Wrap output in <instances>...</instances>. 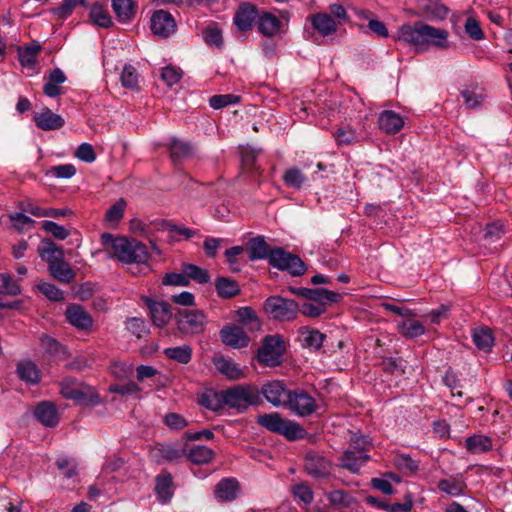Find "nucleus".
I'll return each mask as SVG.
<instances>
[{
  "label": "nucleus",
  "instance_id": "1",
  "mask_svg": "<svg viewBox=\"0 0 512 512\" xmlns=\"http://www.w3.org/2000/svg\"><path fill=\"white\" fill-rule=\"evenodd\" d=\"M448 37L447 30L430 26L423 21H416L413 24H403L398 30L397 39L423 52L429 47L449 48Z\"/></svg>",
  "mask_w": 512,
  "mask_h": 512
},
{
  "label": "nucleus",
  "instance_id": "2",
  "mask_svg": "<svg viewBox=\"0 0 512 512\" xmlns=\"http://www.w3.org/2000/svg\"><path fill=\"white\" fill-rule=\"evenodd\" d=\"M101 242L104 250L111 258H116L123 264H135L148 268L147 262L150 255L145 244L140 241L104 233L101 235Z\"/></svg>",
  "mask_w": 512,
  "mask_h": 512
},
{
  "label": "nucleus",
  "instance_id": "3",
  "mask_svg": "<svg viewBox=\"0 0 512 512\" xmlns=\"http://www.w3.org/2000/svg\"><path fill=\"white\" fill-rule=\"evenodd\" d=\"M257 423L266 430L280 434L288 440L303 438L305 434V430L300 424L283 418L277 412L259 415L257 418Z\"/></svg>",
  "mask_w": 512,
  "mask_h": 512
},
{
  "label": "nucleus",
  "instance_id": "4",
  "mask_svg": "<svg viewBox=\"0 0 512 512\" xmlns=\"http://www.w3.org/2000/svg\"><path fill=\"white\" fill-rule=\"evenodd\" d=\"M225 405L242 412L259 402V391L252 385H236L223 390Z\"/></svg>",
  "mask_w": 512,
  "mask_h": 512
},
{
  "label": "nucleus",
  "instance_id": "5",
  "mask_svg": "<svg viewBox=\"0 0 512 512\" xmlns=\"http://www.w3.org/2000/svg\"><path fill=\"white\" fill-rule=\"evenodd\" d=\"M266 313L279 321L293 320L299 311L298 304L292 300L280 296H271L264 303Z\"/></svg>",
  "mask_w": 512,
  "mask_h": 512
},
{
  "label": "nucleus",
  "instance_id": "6",
  "mask_svg": "<svg viewBox=\"0 0 512 512\" xmlns=\"http://www.w3.org/2000/svg\"><path fill=\"white\" fill-rule=\"evenodd\" d=\"M269 264L279 270L287 271L292 276H301L306 271L305 264L298 256L282 248L272 249Z\"/></svg>",
  "mask_w": 512,
  "mask_h": 512
},
{
  "label": "nucleus",
  "instance_id": "7",
  "mask_svg": "<svg viewBox=\"0 0 512 512\" xmlns=\"http://www.w3.org/2000/svg\"><path fill=\"white\" fill-rule=\"evenodd\" d=\"M286 408L299 417H307L317 411L318 403L306 390L297 388L291 390Z\"/></svg>",
  "mask_w": 512,
  "mask_h": 512
},
{
  "label": "nucleus",
  "instance_id": "8",
  "mask_svg": "<svg viewBox=\"0 0 512 512\" xmlns=\"http://www.w3.org/2000/svg\"><path fill=\"white\" fill-rule=\"evenodd\" d=\"M178 330L185 335H195L204 331L205 315L198 310H182L176 315Z\"/></svg>",
  "mask_w": 512,
  "mask_h": 512
},
{
  "label": "nucleus",
  "instance_id": "9",
  "mask_svg": "<svg viewBox=\"0 0 512 512\" xmlns=\"http://www.w3.org/2000/svg\"><path fill=\"white\" fill-rule=\"evenodd\" d=\"M284 350V342L279 336H267L259 349L258 359L266 366H277L281 362Z\"/></svg>",
  "mask_w": 512,
  "mask_h": 512
},
{
  "label": "nucleus",
  "instance_id": "10",
  "mask_svg": "<svg viewBox=\"0 0 512 512\" xmlns=\"http://www.w3.org/2000/svg\"><path fill=\"white\" fill-rule=\"evenodd\" d=\"M261 391L265 399L275 407H286L291 392L281 381L266 383Z\"/></svg>",
  "mask_w": 512,
  "mask_h": 512
},
{
  "label": "nucleus",
  "instance_id": "11",
  "mask_svg": "<svg viewBox=\"0 0 512 512\" xmlns=\"http://www.w3.org/2000/svg\"><path fill=\"white\" fill-rule=\"evenodd\" d=\"M176 29L173 16L165 10H157L151 17V30L155 35L168 37Z\"/></svg>",
  "mask_w": 512,
  "mask_h": 512
},
{
  "label": "nucleus",
  "instance_id": "12",
  "mask_svg": "<svg viewBox=\"0 0 512 512\" xmlns=\"http://www.w3.org/2000/svg\"><path fill=\"white\" fill-rule=\"evenodd\" d=\"M222 342L231 348L239 349L248 346L249 337L238 325H227L220 330Z\"/></svg>",
  "mask_w": 512,
  "mask_h": 512
},
{
  "label": "nucleus",
  "instance_id": "13",
  "mask_svg": "<svg viewBox=\"0 0 512 512\" xmlns=\"http://www.w3.org/2000/svg\"><path fill=\"white\" fill-rule=\"evenodd\" d=\"M259 13L256 6L250 3H242L237 8L233 22L241 31H248L253 27Z\"/></svg>",
  "mask_w": 512,
  "mask_h": 512
},
{
  "label": "nucleus",
  "instance_id": "14",
  "mask_svg": "<svg viewBox=\"0 0 512 512\" xmlns=\"http://www.w3.org/2000/svg\"><path fill=\"white\" fill-rule=\"evenodd\" d=\"M144 301L150 310L153 323L158 327L166 326L172 317L170 305L165 301H154L149 298H145Z\"/></svg>",
  "mask_w": 512,
  "mask_h": 512
},
{
  "label": "nucleus",
  "instance_id": "15",
  "mask_svg": "<svg viewBox=\"0 0 512 512\" xmlns=\"http://www.w3.org/2000/svg\"><path fill=\"white\" fill-rule=\"evenodd\" d=\"M290 291L295 295L316 302H337L341 298L340 294L324 288L310 289L291 287Z\"/></svg>",
  "mask_w": 512,
  "mask_h": 512
},
{
  "label": "nucleus",
  "instance_id": "16",
  "mask_svg": "<svg viewBox=\"0 0 512 512\" xmlns=\"http://www.w3.org/2000/svg\"><path fill=\"white\" fill-rule=\"evenodd\" d=\"M60 393L66 399H72L79 403H85L87 405H97L100 403L98 395L88 396L81 389L74 386L70 381H64L61 383Z\"/></svg>",
  "mask_w": 512,
  "mask_h": 512
},
{
  "label": "nucleus",
  "instance_id": "17",
  "mask_svg": "<svg viewBox=\"0 0 512 512\" xmlns=\"http://www.w3.org/2000/svg\"><path fill=\"white\" fill-rule=\"evenodd\" d=\"M66 75L60 68H54L45 75L43 93L48 97H57L62 93V84L66 81Z\"/></svg>",
  "mask_w": 512,
  "mask_h": 512
},
{
  "label": "nucleus",
  "instance_id": "18",
  "mask_svg": "<svg viewBox=\"0 0 512 512\" xmlns=\"http://www.w3.org/2000/svg\"><path fill=\"white\" fill-rule=\"evenodd\" d=\"M305 470L315 478H326L330 475L331 464L322 456L308 455L305 458Z\"/></svg>",
  "mask_w": 512,
  "mask_h": 512
},
{
  "label": "nucleus",
  "instance_id": "19",
  "mask_svg": "<svg viewBox=\"0 0 512 512\" xmlns=\"http://www.w3.org/2000/svg\"><path fill=\"white\" fill-rule=\"evenodd\" d=\"M368 460L369 456L363 450L346 449L340 459V465L352 473H357Z\"/></svg>",
  "mask_w": 512,
  "mask_h": 512
},
{
  "label": "nucleus",
  "instance_id": "20",
  "mask_svg": "<svg viewBox=\"0 0 512 512\" xmlns=\"http://www.w3.org/2000/svg\"><path fill=\"white\" fill-rule=\"evenodd\" d=\"M313 28L323 37L330 36L337 31L338 23L327 13H316L310 18Z\"/></svg>",
  "mask_w": 512,
  "mask_h": 512
},
{
  "label": "nucleus",
  "instance_id": "21",
  "mask_svg": "<svg viewBox=\"0 0 512 512\" xmlns=\"http://www.w3.org/2000/svg\"><path fill=\"white\" fill-rule=\"evenodd\" d=\"M66 317L77 329L85 330L93 324L92 317L79 305H70L66 310Z\"/></svg>",
  "mask_w": 512,
  "mask_h": 512
},
{
  "label": "nucleus",
  "instance_id": "22",
  "mask_svg": "<svg viewBox=\"0 0 512 512\" xmlns=\"http://www.w3.org/2000/svg\"><path fill=\"white\" fill-rule=\"evenodd\" d=\"M34 415L41 424L47 427H54L59 421L57 410L51 402L39 403L35 408Z\"/></svg>",
  "mask_w": 512,
  "mask_h": 512
},
{
  "label": "nucleus",
  "instance_id": "23",
  "mask_svg": "<svg viewBox=\"0 0 512 512\" xmlns=\"http://www.w3.org/2000/svg\"><path fill=\"white\" fill-rule=\"evenodd\" d=\"M281 27V21L270 12H262L258 16V30L267 37L275 36Z\"/></svg>",
  "mask_w": 512,
  "mask_h": 512
},
{
  "label": "nucleus",
  "instance_id": "24",
  "mask_svg": "<svg viewBox=\"0 0 512 512\" xmlns=\"http://www.w3.org/2000/svg\"><path fill=\"white\" fill-rule=\"evenodd\" d=\"M42 260L48 264V268L64 259L63 250L51 240H43L42 246L38 248Z\"/></svg>",
  "mask_w": 512,
  "mask_h": 512
},
{
  "label": "nucleus",
  "instance_id": "25",
  "mask_svg": "<svg viewBox=\"0 0 512 512\" xmlns=\"http://www.w3.org/2000/svg\"><path fill=\"white\" fill-rule=\"evenodd\" d=\"M238 482L234 479H222L214 490L215 498L221 502L232 501L237 497Z\"/></svg>",
  "mask_w": 512,
  "mask_h": 512
},
{
  "label": "nucleus",
  "instance_id": "26",
  "mask_svg": "<svg viewBox=\"0 0 512 512\" xmlns=\"http://www.w3.org/2000/svg\"><path fill=\"white\" fill-rule=\"evenodd\" d=\"M34 121L38 128H61L65 125V120L48 108L43 109L40 113H36Z\"/></svg>",
  "mask_w": 512,
  "mask_h": 512
},
{
  "label": "nucleus",
  "instance_id": "27",
  "mask_svg": "<svg viewBox=\"0 0 512 512\" xmlns=\"http://www.w3.org/2000/svg\"><path fill=\"white\" fill-rule=\"evenodd\" d=\"M213 363L217 371L228 379L237 380L244 377L243 370L231 360L224 357H218L213 359Z\"/></svg>",
  "mask_w": 512,
  "mask_h": 512
},
{
  "label": "nucleus",
  "instance_id": "28",
  "mask_svg": "<svg viewBox=\"0 0 512 512\" xmlns=\"http://www.w3.org/2000/svg\"><path fill=\"white\" fill-rule=\"evenodd\" d=\"M493 447L490 437L476 434L465 440V448L472 454H481L490 451Z\"/></svg>",
  "mask_w": 512,
  "mask_h": 512
},
{
  "label": "nucleus",
  "instance_id": "29",
  "mask_svg": "<svg viewBox=\"0 0 512 512\" xmlns=\"http://www.w3.org/2000/svg\"><path fill=\"white\" fill-rule=\"evenodd\" d=\"M250 260L268 259L272 254V249L269 247L263 237H256L249 241L248 244Z\"/></svg>",
  "mask_w": 512,
  "mask_h": 512
},
{
  "label": "nucleus",
  "instance_id": "30",
  "mask_svg": "<svg viewBox=\"0 0 512 512\" xmlns=\"http://www.w3.org/2000/svg\"><path fill=\"white\" fill-rule=\"evenodd\" d=\"M112 8L118 21L122 23L129 22L136 13L133 0H112Z\"/></svg>",
  "mask_w": 512,
  "mask_h": 512
},
{
  "label": "nucleus",
  "instance_id": "31",
  "mask_svg": "<svg viewBox=\"0 0 512 512\" xmlns=\"http://www.w3.org/2000/svg\"><path fill=\"white\" fill-rule=\"evenodd\" d=\"M17 375L27 383L36 384L40 380V371L31 361H22L17 365Z\"/></svg>",
  "mask_w": 512,
  "mask_h": 512
},
{
  "label": "nucleus",
  "instance_id": "32",
  "mask_svg": "<svg viewBox=\"0 0 512 512\" xmlns=\"http://www.w3.org/2000/svg\"><path fill=\"white\" fill-rule=\"evenodd\" d=\"M51 276L62 283H70L75 278V273L64 259L48 268Z\"/></svg>",
  "mask_w": 512,
  "mask_h": 512
},
{
  "label": "nucleus",
  "instance_id": "33",
  "mask_svg": "<svg viewBox=\"0 0 512 512\" xmlns=\"http://www.w3.org/2000/svg\"><path fill=\"white\" fill-rule=\"evenodd\" d=\"M242 166L245 170L253 171L257 169L256 159L257 156L262 152V148H256L249 144L239 146Z\"/></svg>",
  "mask_w": 512,
  "mask_h": 512
},
{
  "label": "nucleus",
  "instance_id": "34",
  "mask_svg": "<svg viewBox=\"0 0 512 512\" xmlns=\"http://www.w3.org/2000/svg\"><path fill=\"white\" fill-rule=\"evenodd\" d=\"M200 404L212 411H219L225 405L223 390L219 392L208 391L201 395Z\"/></svg>",
  "mask_w": 512,
  "mask_h": 512
},
{
  "label": "nucleus",
  "instance_id": "35",
  "mask_svg": "<svg viewBox=\"0 0 512 512\" xmlns=\"http://www.w3.org/2000/svg\"><path fill=\"white\" fill-rule=\"evenodd\" d=\"M237 318L240 324L245 326L250 331H258L261 328V323L250 307H242L237 311Z\"/></svg>",
  "mask_w": 512,
  "mask_h": 512
},
{
  "label": "nucleus",
  "instance_id": "36",
  "mask_svg": "<svg viewBox=\"0 0 512 512\" xmlns=\"http://www.w3.org/2000/svg\"><path fill=\"white\" fill-rule=\"evenodd\" d=\"M164 354L180 364H187L192 358V348L188 344L182 346L170 347L164 350Z\"/></svg>",
  "mask_w": 512,
  "mask_h": 512
},
{
  "label": "nucleus",
  "instance_id": "37",
  "mask_svg": "<svg viewBox=\"0 0 512 512\" xmlns=\"http://www.w3.org/2000/svg\"><path fill=\"white\" fill-rule=\"evenodd\" d=\"M283 180L287 186L295 189L303 188L308 182V178L297 167L288 168L283 174Z\"/></svg>",
  "mask_w": 512,
  "mask_h": 512
},
{
  "label": "nucleus",
  "instance_id": "38",
  "mask_svg": "<svg viewBox=\"0 0 512 512\" xmlns=\"http://www.w3.org/2000/svg\"><path fill=\"white\" fill-rule=\"evenodd\" d=\"M187 457L192 463L205 464L213 459L214 452L206 446L196 445L188 451Z\"/></svg>",
  "mask_w": 512,
  "mask_h": 512
},
{
  "label": "nucleus",
  "instance_id": "39",
  "mask_svg": "<svg viewBox=\"0 0 512 512\" xmlns=\"http://www.w3.org/2000/svg\"><path fill=\"white\" fill-rule=\"evenodd\" d=\"M379 128H403L405 121L402 116L392 110H384L378 117Z\"/></svg>",
  "mask_w": 512,
  "mask_h": 512
},
{
  "label": "nucleus",
  "instance_id": "40",
  "mask_svg": "<svg viewBox=\"0 0 512 512\" xmlns=\"http://www.w3.org/2000/svg\"><path fill=\"white\" fill-rule=\"evenodd\" d=\"M168 149L173 161L189 157L193 152L192 145H190L188 142H183L178 139H172L168 144Z\"/></svg>",
  "mask_w": 512,
  "mask_h": 512
},
{
  "label": "nucleus",
  "instance_id": "41",
  "mask_svg": "<svg viewBox=\"0 0 512 512\" xmlns=\"http://www.w3.org/2000/svg\"><path fill=\"white\" fill-rule=\"evenodd\" d=\"M461 96L464 99V103L469 109H475L480 107L484 100L485 94L479 88H466L461 91Z\"/></svg>",
  "mask_w": 512,
  "mask_h": 512
},
{
  "label": "nucleus",
  "instance_id": "42",
  "mask_svg": "<svg viewBox=\"0 0 512 512\" xmlns=\"http://www.w3.org/2000/svg\"><path fill=\"white\" fill-rule=\"evenodd\" d=\"M215 286L218 295L223 298L233 297L240 292L238 283L225 277L218 278Z\"/></svg>",
  "mask_w": 512,
  "mask_h": 512
},
{
  "label": "nucleus",
  "instance_id": "43",
  "mask_svg": "<svg viewBox=\"0 0 512 512\" xmlns=\"http://www.w3.org/2000/svg\"><path fill=\"white\" fill-rule=\"evenodd\" d=\"M399 332L408 338H416L425 332L424 326L416 320L407 319L398 324Z\"/></svg>",
  "mask_w": 512,
  "mask_h": 512
},
{
  "label": "nucleus",
  "instance_id": "44",
  "mask_svg": "<svg viewBox=\"0 0 512 512\" xmlns=\"http://www.w3.org/2000/svg\"><path fill=\"white\" fill-rule=\"evenodd\" d=\"M326 496L330 504L338 510L347 508L354 502V498L343 490H334Z\"/></svg>",
  "mask_w": 512,
  "mask_h": 512
},
{
  "label": "nucleus",
  "instance_id": "45",
  "mask_svg": "<svg viewBox=\"0 0 512 512\" xmlns=\"http://www.w3.org/2000/svg\"><path fill=\"white\" fill-rule=\"evenodd\" d=\"M172 477L169 474L159 475L156 478V492L162 502H167L172 497Z\"/></svg>",
  "mask_w": 512,
  "mask_h": 512
},
{
  "label": "nucleus",
  "instance_id": "46",
  "mask_svg": "<svg viewBox=\"0 0 512 512\" xmlns=\"http://www.w3.org/2000/svg\"><path fill=\"white\" fill-rule=\"evenodd\" d=\"M90 19L95 25L103 28H109L113 25V21L109 13L98 4L92 6L90 10Z\"/></svg>",
  "mask_w": 512,
  "mask_h": 512
},
{
  "label": "nucleus",
  "instance_id": "47",
  "mask_svg": "<svg viewBox=\"0 0 512 512\" xmlns=\"http://www.w3.org/2000/svg\"><path fill=\"white\" fill-rule=\"evenodd\" d=\"M465 483L457 478L442 479L438 483V488L452 496L461 495L465 489Z\"/></svg>",
  "mask_w": 512,
  "mask_h": 512
},
{
  "label": "nucleus",
  "instance_id": "48",
  "mask_svg": "<svg viewBox=\"0 0 512 512\" xmlns=\"http://www.w3.org/2000/svg\"><path fill=\"white\" fill-rule=\"evenodd\" d=\"M204 41L207 45L216 48L223 47V35L222 30L216 25H210L203 31Z\"/></svg>",
  "mask_w": 512,
  "mask_h": 512
},
{
  "label": "nucleus",
  "instance_id": "49",
  "mask_svg": "<svg viewBox=\"0 0 512 512\" xmlns=\"http://www.w3.org/2000/svg\"><path fill=\"white\" fill-rule=\"evenodd\" d=\"M183 272L188 280L193 279L200 284L207 283L210 280V276L207 270L193 264L184 265Z\"/></svg>",
  "mask_w": 512,
  "mask_h": 512
},
{
  "label": "nucleus",
  "instance_id": "50",
  "mask_svg": "<svg viewBox=\"0 0 512 512\" xmlns=\"http://www.w3.org/2000/svg\"><path fill=\"white\" fill-rule=\"evenodd\" d=\"M121 83L126 88L132 90L138 89V73L132 65L126 64L123 67L121 73Z\"/></svg>",
  "mask_w": 512,
  "mask_h": 512
},
{
  "label": "nucleus",
  "instance_id": "51",
  "mask_svg": "<svg viewBox=\"0 0 512 512\" xmlns=\"http://www.w3.org/2000/svg\"><path fill=\"white\" fill-rule=\"evenodd\" d=\"M20 292V286L9 274L0 273V294L16 296Z\"/></svg>",
  "mask_w": 512,
  "mask_h": 512
},
{
  "label": "nucleus",
  "instance_id": "52",
  "mask_svg": "<svg viewBox=\"0 0 512 512\" xmlns=\"http://www.w3.org/2000/svg\"><path fill=\"white\" fill-rule=\"evenodd\" d=\"M325 337L326 336L318 330L311 329L303 332V341L305 346L313 350L320 349Z\"/></svg>",
  "mask_w": 512,
  "mask_h": 512
},
{
  "label": "nucleus",
  "instance_id": "53",
  "mask_svg": "<svg viewBox=\"0 0 512 512\" xmlns=\"http://www.w3.org/2000/svg\"><path fill=\"white\" fill-rule=\"evenodd\" d=\"M159 452L161 457L167 461H176L186 455V450L181 445H162Z\"/></svg>",
  "mask_w": 512,
  "mask_h": 512
},
{
  "label": "nucleus",
  "instance_id": "54",
  "mask_svg": "<svg viewBox=\"0 0 512 512\" xmlns=\"http://www.w3.org/2000/svg\"><path fill=\"white\" fill-rule=\"evenodd\" d=\"M37 289L51 301L64 300V293L52 283L40 282L37 284Z\"/></svg>",
  "mask_w": 512,
  "mask_h": 512
},
{
  "label": "nucleus",
  "instance_id": "55",
  "mask_svg": "<svg viewBox=\"0 0 512 512\" xmlns=\"http://www.w3.org/2000/svg\"><path fill=\"white\" fill-rule=\"evenodd\" d=\"M41 47L39 44L33 43L26 46L19 53L20 62L23 66H32L36 63L37 54Z\"/></svg>",
  "mask_w": 512,
  "mask_h": 512
},
{
  "label": "nucleus",
  "instance_id": "56",
  "mask_svg": "<svg viewBox=\"0 0 512 512\" xmlns=\"http://www.w3.org/2000/svg\"><path fill=\"white\" fill-rule=\"evenodd\" d=\"M41 227L44 231L52 234L56 239L59 240H64L70 235V232L67 228L57 224L54 221L45 220L42 222Z\"/></svg>",
  "mask_w": 512,
  "mask_h": 512
},
{
  "label": "nucleus",
  "instance_id": "57",
  "mask_svg": "<svg viewBox=\"0 0 512 512\" xmlns=\"http://www.w3.org/2000/svg\"><path fill=\"white\" fill-rule=\"evenodd\" d=\"M240 101V96L234 94L214 95L210 97L209 104L213 109H221L228 105L236 104Z\"/></svg>",
  "mask_w": 512,
  "mask_h": 512
},
{
  "label": "nucleus",
  "instance_id": "58",
  "mask_svg": "<svg viewBox=\"0 0 512 512\" xmlns=\"http://www.w3.org/2000/svg\"><path fill=\"white\" fill-rule=\"evenodd\" d=\"M473 340L475 345L482 350H488L493 344V336L488 329L475 330Z\"/></svg>",
  "mask_w": 512,
  "mask_h": 512
},
{
  "label": "nucleus",
  "instance_id": "59",
  "mask_svg": "<svg viewBox=\"0 0 512 512\" xmlns=\"http://www.w3.org/2000/svg\"><path fill=\"white\" fill-rule=\"evenodd\" d=\"M126 208V202L124 199H119L114 203L106 212L105 221L108 223H117L122 219Z\"/></svg>",
  "mask_w": 512,
  "mask_h": 512
},
{
  "label": "nucleus",
  "instance_id": "60",
  "mask_svg": "<svg viewBox=\"0 0 512 512\" xmlns=\"http://www.w3.org/2000/svg\"><path fill=\"white\" fill-rule=\"evenodd\" d=\"M293 495L302 501L305 505H309L314 498L313 491L306 483H299L292 487Z\"/></svg>",
  "mask_w": 512,
  "mask_h": 512
},
{
  "label": "nucleus",
  "instance_id": "61",
  "mask_svg": "<svg viewBox=\"0 0 512 512\" xmlns=\"http://www.w3.org/2000/svg\"><path fill=\"white\" fill-rule=\"evenodd\" d=\"M126 329L135 335L137 338L142 337L143 334L147 333V325L141 318L132 317L128 318L125 322Z\"/></svg>",
  "mask_w": 512,
  "mask_h": 512
},
{
  "label": "nucleus",
  "instance_id": "62",
  "mask_svg": "<svg viewBox=\"0 0 512 512\" xmlns=\"http://www.w3.org/2000/svg\"><path fill=\"white\" fill-rule=\"evenodd\" d=\"M464 29L468 36L475 41L483 40L485 37L479 22L473 17L466 19Z\"/></svg>",
  "mask_w": 512,
  "mask_h": 512
},
{
  "label": "nucleus",
  "instance_id": "63",
  "mask_svg": "<svg viewBox=\"0 0 512 512\" xmlns=\"http://www.w3.org/2000/svg\"><path fill=\"white\" fill-rule=\"evenodd\" d=\"M182 77V72L179 68L173 66H166L161 70V79L169 86L178 83Z\"/></svg>",
  "mask_w": 512,
  "mask_h": 512
},
{
  "label": "nucleus",
  "instance_id": "64",
  "mask_svg": "<svg viewBox=\"0 0 512 512\" xmlns=\"http://www.w3.org/2000/svg\"><path fill=\"white\" fill-rule=\"evenodd\" d=\"M164 228L170 233L172 237H179L189 239L195 235V232L185 226L175 225L169 222L164 223Z\"/></svg>",
  "mask_w": 512,
  "mask_h": 512
}]
</instances>
